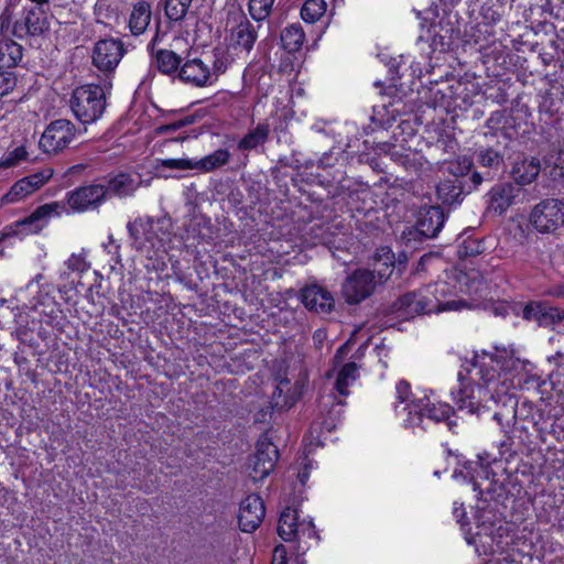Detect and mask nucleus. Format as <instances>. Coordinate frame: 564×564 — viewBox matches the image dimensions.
Listing matches in <instances>:
<instances>
[{"label":"nucleus","mask_w":564,"mask_h":564,"mask_svg":"<svg viewBox=\"0 0 564 564\" xmlns=\"http://www.w3.org/2000/svg\"><path fill=\"white\" fill-rule=\"evenodd\" d=\"M525 360L516 356L510 346H495L494 351H476L473 366L477 369L479 383L458 373L457 387L451 390V398L460 411L479 414L489 409V403H498L513 387V378L524 370Z\"/></svg>","instance_id":"f257e3e1"},{"label":"nucleus","mask_w":564,"mask_h":564,"mask_svg":"<svg viewBox=\"0 0 564 564\" xmlns=\"http://www.w3.org/2000/svg\"><path fill=\"white\" fill-rule=\"evenodd\" d=\"M485 282L476 269L455 267L444 272V278L415 292L400 296L393 303V312L403 319L420 314H432L445 311H460L476 306L471 301L456 299L460 294L482 296Z\"/></svg>","instance_id":"f03ea898"},{"label":"nucleus","mask_w":564,"mask_h":564,"mask_svg":"<svg viewBox=\"0 0 564 564\" xmlns=\"http://www.w3.org/2000/svg\"><path fill=\"white\" fill-rule=\"evenodd\" d=\"M292 181L294 186H299V191L305 196V202L308 203L303 206L300 205L297 212L299 229L310 235L317 243H329L330 210L328 204L322 195L313 189L314 181L306 183L307 188L299 185L303 181L302 175H297Z\"/></svg>","instance_id":"7ed1b4c3"},{"label":"nucleus","mask_w":564,"mask_h":564,"mask_svg":"<svg viewBox=\"0 0 564 564\" xmlns=\"http://www.w3.org/2000/svg\"><path fill=\"white\" fill-rule=\"evenodd\" d=\"M127 229L137 250L156 254L165 251L171 240L172 223L170 217L140 216L129 221Z\"/></svg>","instance_id":"20e7f679"},{"label":"nucleus","mask_w":564,"mask_h":564,"mask_svg":"<svg viewBox=\"0 0 564 564\" xmlns=\"http://www.w3.org/2000/svg\"><path fill=\"white\" fill-rule=\"evenodd\" d=\"M338 152L335 153L330 150L328 153H324L317 162V172L315 180L317 185H324L334 187V194H347L351 197L352 194V181L348 176L349 164L347 162L349 153L343 151L340 156Z\"/></svg>","instance_id":"39448f33"},{"label":"nucleus","mask_w":564,"mask_h":564,"mask_svg":"<svg viewBox=\"0 0 564 564\" xmlns=\"http://www.w3.org/2000/svg\"><path fill=\"white\" fill-rule=\"evenodd\" d=\"M69 104L79 122L84 124L96 122L106 109L104 88L97 84L78 86L73 90Z\"/></svg>","instance_id":"423d86ee"},{"label":"nucleus","mask_w":564,"mask_h":564,"mask_svg":"<svg viewBox=\"0 0 564 564\" xmlns=\"http://www.w3.org/2000/svg\"><path fill=\"white\" fill-rule=\"evenodd\" d=\"M403 412L406 413V417H403L405 427H422L424 430L425 419L436 423L446 422L454 413V409L448 403H431L430 399L424 395L414 399L408 408H403Z\"/></svg>","instance_id":"0eeeda50"},{"label":"nucleus","mask_w":564,"mask_h":564,"mask_svg":"<svg viewBox=\"0 0 564 564\" xmlns=\"http://www.w3.org/2000/svg\"><path fill=\"white\" fill-rule=\"evenodd\" d=\"M280 457L278 447L273 444L268 433H262L257 441L256 452L249 457L248 466L253 482L267 478L273 471Z\"/></svg>","instance_id":"6e6552de"},{"label":"nucleus","mask_w":564,"mask_h":564,"mask_svg":"<svg viewBox=\"0 0 564 564\" xmlns=\"http://www.w3.org/2000/svg\"><path fill=\"white\" fill-rule=\"evenodd\" d=\"M76 135L75 124L67 119L53 120L39 140L40 149L46 154L64 151Z\"/></svg>","instance_id":"1a4fd4ad"},{"label":"nucleus","mask_w":564,"mask_h":564,"mask_svg":"<svg viewBox=\"0 0 564 564\" xmlns=\"http://www.w3.org/2000/svg\"><path fill=\"white\" fill-rule=\"evenodd\" d=\"M126 54L123 43L119 39H101L94 45L93 65L106 77L112 75Z\"/></svg>","instance_id":"9d476101"},{"label":"nucleus","mask_w":564,"mask_h":564,"mask_svg":"<svg viewBox=\"0 0 564 564\" xmlns=\"http://www.w3.org/2000/svg\"><path fill=\"white\" fill-rule=\"evenodd\" d=\"M351 345L352 332L349 334L346 341L336 350L332 359V368L326 372V378L330 379L338 369L334 382V391L343 398H347L350 393L349 380L352 379V360L345 361V358Z\"/></svg>","instance_id":"9b49d317"},{"label":"nucleus","mask_w":564,"mask_h":564,"mask_svg":"<svg viewBox=\"0 0 564 564\" xmlns=\"http://www.w3.org/2000/svg\"><path fill=\"white\" fill-rule=\"evenodd\" d=\"M530 223L540 232L555 231L564 224V204L557 199H545L531 212Z\"/></svg>","instance_id":"f8f14e48"},{"label":"nucleus","mask_w":564,"mask_h":564,"mask_svg":"<svg viewBox=\"0 0 564 564\" xmlns=\"http://www.w3.org/2000/svg\"><path fill=\"white\" fill-rule=\"evenodd\" d=\"M54 170L50 166L31 173L17 182L2 196L3 204L18 203L44 186L53 176Z\"/></svg>","instance_id":"ddd939ff"},{"label":"nucleus","mask_w":564,"mask_h":564,"mask_svg":"<svg viewBox=\"0 0 564 564\" xmlns=\"http://www.w3.org/2000/svg\"><path fill=\"white\" fill-rule=\"evenodd\" d=\"M66 203L74 213H85L99 208L106 202V191L101 184L78 186L66 193Z\"/></svg>","instance_id":"4468645a"},{"label":"nucleus","mask_w":564,"mask_h":564,"mask_svg":"<svg viewBox=\"0 0 564 564\" xmlns=\"http://www.w3.org/2000/svg\"><path fill=\"white\" fill-rule=\"evenodd\" d=\"M508 528L501 523H482L475 536L467 539L469 544L474 543L478 547H484V553H502L508 546Z\"/></svg>","instance_id":"2eb2a0df"},{"label":"nucleus","mask_w":564,"mask_h":564,"mask_svg":"<svg viewBox=\"0 0 564 564\" xmlns=\"http://www.w3.org/2000/svg\"><path fill=\"white\" fill-rule=\"evenodd\" d=\"M47 29L44 10L37 6L24 7L23 11L12 25V35L18 39L40 35Z\"/></svg>","instance_id":"dca6fc26"},{"label":"nucleus","mask_w":564,"mask_h":564,"mask_svg":"<svg viewBox=\"0 0 564 564\" xmlns=\"http://www.w3.org/2000/svg\"><path fill=\"white\" fill-rule=\"evenodd\" d=\"M265 506L258 494L248 495L241 502L238 514V524L242 532H254L263 521Z\"/></svg>","instance_id":"f3484780"},{"label":"nucleus","mask_w":564,"mask_h":564,"mask_svg":"<svg viewBox=\"0 0 564 564\" xmlns=\"http://www.w3.org/2000/svg\"><path fill=\"white\" fill-rule=\"evenodd\" d=\"M158 33L149 42L147 50L151 57L152 66L162 75L177 78L183 59L180 54L169 48L155 50Z\"/></svg>","instance_id":"a211bd4d"},{"label":"nucleus","mask_w":564,"mask_h":564,"mask_svg":"<svg viewBox=\"0 0 564 564\" xmlns=\"http://www.w3.org/2000/svg\"><path fill=\"white\" fill-rule=\"evenodd\" d=\"M212 72L200 57L187 54L183 59L177 79L194 87H206L212 84Z\"/></svg>","instance_id":"6ab92c4d"},{"label":"nucleus","mask_w":564,"mask_h":564,"mask_svg":"<svg viewBox=\"0 0 564 564\" xmlns=\"http://www.w3.org/2000/svg\"><path fill=\"white\" fill-rule=\"evenodd\" d=\"M270 124L267 120L259 122L253 129L248 130L237 142V151L240 152L238 160L241 166L249 163V153L258 152L268 142Z\"/></svg>","instance_id":"aec40b11"},{"label":"nucleus","mask_w":564,"mask_h":564,"mask_svg":"<svg viewBox=\"0 0 564 564\" xmlns=\"http://www.w3.org/2000/svg\"><path fill=\"white\" fill-rule=\"evenodd\" d=\"M300 299L303 305L316 313H328L334 307V297L326 289L312 284L301 290Z\"/></svg>","instance_id":"412c9836"},{"label":"nucleus","mask_w":564,"mask_h":564,"mask_svg":"<svg viewBox=\"0 0 564 564\" xmlns=\"http://www.w3.org/2000/svg\"><path fill=\"white\" fill-rule=\"evenodd\" d=\"M520 193V188L511 183L496 184L487 194L488 210L497 215L505 214Z\"/></svg>","instance_id":"4be33fe9"},{"label":"nucleus","mask_w":564,"mask_h":564,"mask_svg":"<svg viewBox=\"0 0 564 564\" xmlns=\"http://www.w3.org/2000/svg\"><path fill=\"white\" fill-rule=\"evenodd\" d=\"M105 183L101 184L106 191V199L110 197L126 198L132 196L139 184L134 177L127 172L108 174L104 177Z\"/></svg>","instance_id":"5701e85b"},{"label":"nucleus","mask_w":564,"mask_h":564,"mask_svg":"<svg viewBox=\"0 0 564 564\" xmlns=\"http://www.w3.org/2000/svg\"><path fill=\"white\" fill-rule=\"evenodd\" d=\"M445 223V215L440 207L421 208L416 219V231L426 238L435 237Z\"/></svg>","instance_id":"b1692460"},{"label":"nucleus","mask_w":564,"mask_h":564,"mask_svg":"<svg viewBox=\"0 0 564 564\" xmlns=\"http://www.w3.org/2000/svg\"><path fill=\"white\" fill-rule=\"evenodd\" d=\"M372 267L371 270L379 282L387 281L393 272L395 268V254L390 247H380L376 250L372 257Z\"/></svg>","instance_id":"393cba45"},{"label":"nucleus","mask_w":564,"mask_h":564,"mask_svg":"<svg viewBox=\"0 0 564 564\" xmlns=\"http://www.w3.org/2000/svg\"><path fill=\"white\" fill-rule=\"evenodd\" d=\"M541 171L540 160L536 158H523L517 160L511 169V176L517 184L528 185L532 183Z\"/></svg>","instance_id":"a878e982"},{"label":"nucleus","mask_w":564,"mask_h":564,"mask_svg":"<svg viewBox=\"0 0 564 564\" xmlns=\"http://www.w3.org/2000/svg\"><path fill=\"white\" fill-rule=\"evenodd\" d=\"M62 208L63 206L58 202L40 205L29 216L23 218L20 224L23 226L33 225L35 227V231H39L52 217L59 216Z\"/></svg>","instance_id":"bb28decb"},{"label":"nucleus","mask_w":564,"mask_h":564,"mask_svg":"<svg viewBox=\"0 0 564 564\" xmlns=\"http://www.w3.org/2000/svg\"><path fill=\"white\" fill-rule=\"evenodd\" d=\"M299 510L295 508L286 507L280 514L278 523V534L285 542H292L299 539Z\"/></svg>","instance_id":"cd10ccee"},{"label":"nucleus","mask_w":564,"mask_h":564,"mask_svg":"<svg viewBox=\"0 0 564 564\" xmlns=\"http://www.w3.org/2000/svg\"><path fill=\"white\" fill-rule=\"evenodd\" d=\"M258 33L254 25L246 18L232 31V41L235 48L250 52L257 41Z\"/></svg>","instance_id":"c85d7f7f"},{"label":"nucleus","mask_w":564,"mask_h":564,"mask_svg":"<svg viewBox=\"0 0 564 564\" xmlns=\"http://www.w3.org/2000/svg\"><path fill=\"white\" fill-rule=\"evenodd\" d=\"M380 283L372 271L368 269L355 270V304L370 296Z\"/></svg>","instance_id":"c756f323"},{"label":"nucleus","mask_w":564,"mask_h":564,"mask_svg":"<svg viewBox=\"0 0 564 564\" xmlns=\"http://www.w3.org/2000/svg\"><path fill=\"white\" fill-rule=\"evenodd\" d=\"M23 57V46L10 37L0 39V69L14 68Z\"/></svg>","instance_id":"7c9ffc66"},{"label":"nucleus","mask_w":564,"mask_h":564,"mask_svg":"<svg viewBox=\"0 0 564 564\" xmlns=\"http://www.w3.org/2000/svg\"><path fill=\"white\" fill-rule=\"evenodd\" d=\"M151 21V7L145 1L133 6L129 17L128 26L132 35L138 36L147 30Z\"/></svg>","instance_id":"2f4dec72"},{"label":"nucleus","mask_w":564,"mask_h":564,"mask_svg":"<svg viewBox=\"0 0 564 564\" xmlns=\"http://www.w3.org/2000/svg\"><path fill=\"white\" fill-rule=\"evenodd\" d=\"M281 46L289 53L299 52L305 41V32L300 22L286 25L280 34Z\"/></svg>","instance_id":"473e14b6"},{"label":"nucleus","mask_w":564,"mask_h":564,"mask_svg":"<svg viewBox=\"0 0 564 564\" xmlns=\"http://www.w3.org/2000/svg\"><path fill=\"white\" fill-rule=\"evenodd\" d=\"M231 158V153L228 149L219 148L214 152L196 160L195 159V170L208 173L213 172L217 169H220L229 163Z\"/></svg>","instance_id":"72a5a7b5"},{"label":"nucleus","mask_w":564,"mask_h":564,"mask_svg":"<svg viewBox=\"0 0 564 564\" xmlns=\"http://www.w3.org/2000/svg\"><path fill=\"white\" fill-rule=\"evenodd\" d=\"M436 193L443 204L454 205L460 203L463 197L462 182L458 178L442 181L436 187Z\"/></svg>","instance_id":"f704fd0d"},{"label":"nucleus","mask_w":564,"mask_h":564,"mask_svg":"<svg viewBox=\"0 0 564 564\" xmlns=\"http://www.w3.org/2000/svg\"><path fill=\"white\" fill-rule=\"evenodd\" d=\"M40 322L41 324L50 326L53 330L63 332L66 324V316L59 306L54 303L43 308Z\"/></svg>","instance_id":"c9c22d12"},{"label":"nucleus","mask_w":564,"mask_h":564,"mask_svg":"<svg viewBox=\"0 0 564 564\" xmlns=\"http://www.w3.org/2000/svg\"><path fill=\"white\" fill-rule=\"evenodd\" d=\"M193 0H165L164 13L170 23H181L192 4Z\"/></svg>","instance_id":"e433bc0d"},{"label":"nucleus","mask_w":564,"mask_h":564,"mask_svg":"<svg viewBox=\"0 0 564 564\" xmlns=\"http://www.w3.org/2000/svg\"><path fill=\"white\" fill-rule=\"evenodd\" d=\"M325 0H305L301 8V18L306 23H315L326 13Z\"/></svg>","instance_id":"4c0bfd02"},{"label":"nucleus","mask_w":564,"mask_h":564,"mask_svg":"<svg viewBox=\"0 0 564 564\" xmlns=\"http://www.w3.org/2000/svg\"><path fill=\"white\" fill-rule=\"evenodd\" d=\"M30 154L25 144H20L14 149H9L0 158V169H11L18 166L21 162L30 161Z\"/></svg>","instance_id":"58836bf2"},{"label":"nucleus","mask_w":564,"mask_h":564,"mask_svg":"<svg viewBox=\"0 0 564 564\" xmlns=\"http://www.w3.org/2000/svg\"><path fill=\"white\" fill-rule=\"evenodd\" d=\"M395 393H397V400L398 402L394 405V411L397 415L401 416L404 415L406 417V413L403 412V408H408V405L414 400L419 399L417 397H414L410 383L405 380H400L395 386Z\"/></svg>","instance_id":"ea45409f"},{"label":"nucleus","mask_w":564,"mask_h":564,"mask_svg":"<svg viewBox=\"0 0 564 564\" xmlns=\"http://www.w3.org/2000/svg\"><path fill=\"white\" fill-rule=\"evenodd\" d=\"M275 0H249L248 11L256 22H262L268 19L272 12Z\"/></svg>","instance_id":"a19ab883"},{"label":"nucleus","mask_w":564,"mask_h":564,"mask_svg":"<svg viewBox=\"0 0 564 564\" xmlns=\"http://www.w3.org/2000/svg\"><path fill=\"white\" fill-rule=\"evenodd\" d=\"M471 166L473 161L466 155L458 156L457 159L445 164L446 171L453 175L454 178L466 175L470 171Z\"/></svg>","instance_id":"79ce46f5"},{"label":"nucleus","mask_w":564,"mask_h":564,"mask_svg":"<svg viewBox=\"0 0 564 564\" xmlns=\"http://www.w3.org/2000/svg\"><path fill=\"white\" fill-rule=\"evenodd\" d=\"M156 169L195 170V159H156Z\"/></svg>","instance_id":"37998d69"},{"label":"nucleus","mask_w":564,"mask_h":564,"mask_svg":"<svg viewBox=\"0 0 564 564\" xmlns=\"http://www.w3.org/2000/svg\"><path fill=\"white\" fill-rule=\"evenodd\" d=\"M510 121H512V117L505 111H495L487 119L486 126L492 135H499L500 129L505 128L502 124H508Z\"/></svg>","instance_id":"c03bdc74"},{"label":"nucleus","mask_w":564,"mask_h":564,"mask_svg":"<svg viewBox=\"0 0 564 564\" xmlns=\"http://www.w3.org/2000/svg\"><path fill=\"white\" fill-rule=\"evenodd\" d=\"M478 162L490 169H498L502 164V155L494 149H484L478 153Z\"/></svg>","instance_id":"a18cd8bd"},{"label":"nucleus","mask_w":564,"mask_h":564,"mask_svg":"<svg viewBox=\"0 0 564 564\" xmlns=\"http://www.w3.org/2000/svg\"><path fill=\"white\" fill-rule=\"evenodd\" d=\"M485 251L484 242L479 239L467 238L459 247L458 254L460 257H475Z\"/></svg>","instance_id":"49530a36"},{"label":"nucleus","mask_w":564,"mask_h":564,"mask_svg":"<svg viewBox=\"0 0 564 564\" xmlns=\"http://www.w3.org/2000/svg\"><path fill=\"white\" fill-rule=\"evenodd\" d=\"M545 304L542 302H530L523 308L522 316L528 321H535L540 324L543 323Z\"/></svg>","instance_id":"de8ad7c7"},{"label":"nucleus","mask_w":564,"mask_h":564,"mask_svg":"<svg viewBox=\"0 0 564 564\" xmlns=\"http://www.w3.org/2000/svg\"><path fill=\"white\" fill-rule=\"evenodd\" d=\"M10 68L0 69V98L11 93L17 86V76Z\"/></svg>","instance_id":"09e8293b"},{"label":"nucleus","mask_w":564,"mask_h":564,"mask_svg":"<svg viewBox=\"0 0 564 564\" xmlns=\"http://www.w3.org/2000/svg\"><path fill=\"white\" fill-rule=\"evenodd\" d=\"M105 251L110 256L113 264H121V245L115 239L112 234L108 235L107 243H104Z\"/></svg>","instance_id":"8fccbe9b"},{"label":"nucleus","mask_w":564,"mask_h":564,"mask_svg":"<svg viewBox=\"0 0 564 564\" xmlns=\"http://www.w3.org/2000/svg\"><path fill=\"white\" fill-rule=\"evenodd\" d=\"M301 536L313 539L316 541V543L319 542L321 538L313 520L301 522L299 528V538Z\"/></svg>","instance_id":"3c124183"},{"label":"nucleus","mask_w":564,"mask_h":564,"mask_svg":"<svg viewBox=\"0 0 564 564\" xmlns=\"http://www.w3.org/2000/svg\"><path fill=\"white\" fill-rule=\"evenodd\" d=\"M67 268L73 272L84 273L88 271L89 263L85 260V258L76 254H72L67 260Z\"/></svg>","instance_id":"603ef678"},{"label":"nucleus","mask_w":564,"mask_h":564,"mask_svg":"<svg viewBox=\"0 0 564 564\" xmlns=\"http://www.w3.org/2000/svg\"><path fill=\"white\" fill-rule=\"evenodd\" d=\"M12 17L9 9H6L0 14V34L2 37H9V35H12Z\"/></svg>","instance_id":"864d4df0"},{"label":"nucleus","mask_w":564,"mask_h":564,"mask_svg":"<svg viewBox=\"0 0 564 564\" xmlns=\"http://www.w3.org/2000/svg\"><path fill=\"white\" fill-rule=\"evenodd\" d=\"M379 150L384 153H389L391 155L392 160H394L395 162H399L400 164H402L404 166L409 162L408 155L401 154L399 152V150H397L395 145H391L389 143H382L381 147L379 148Z\"/></svg>","instance_id":"5fc2aeb1"},{"label":"nucleus","mask_w":564,"mask_h":564,"mask_svg":"<svg viewBox=\"0 0 564 564\" xmlns=\"http://www.w3.org/2000/svg\"><path fill=\"white\" fill-rule=\"evenodd\" d=\"M544 313L545 314L543 316V323H546V322L557 323V322L564 321V311L558 307L545 305Z\"/></svg>","instance_id":"6e6d98bb"},{"label":"nucleus","mask_w":564,"mask_h":564,"mask_svg":"<svg viewBox=\"0 0 564 564\" xmlns=\"http://www.w3.org/2000/svg\"><path fill=\"white\" fill-rule=\"evenodd\" d=\"M14 333L21 344H29V346L31 347L36 345V341L33 338L32 330L26 326L17 327Z\"/></svg>","instance_id":"4d7b16f0"},{"label":"nucleus","mask_w":564,"mask_h":564,"mask_svg":"<svg viewBox=\"0 0 564 564\" xmlns=\"http://www.w3.org/2000/svg\"><path fill=\"white\" fill-rule=\"evenodd\" d=\"M271 564H288V552L284 545L274 547Z\"/></svg>","instance_id":"13d9d810"},{"label":"nucleus","mask_w":564,"mask_h":564,"mask_svg":"<svg viewBox=\"0 0 564 564\" xmlns=\"http://www.w3.org/2000/svg\"><path fill=\"white\" fill-rule=\"evenodd\" d=\"M195 122V117L194 116H185L184 118L175 121V122H172L170 124H166L164 127L165 130H172V131H175L177 129H181L183 127H186V126H189L192 123Z\"/></svg>","instance_id":"bf43d9fd"},{"label":"nucleus","mask_w":564,"mask_h":564,"mask_svg":"<svg viewBox=\"0 0 564 564\" xmlns=\"http://www.w3.org/2000/svg\"><path fill=\"white\" fill-rule=\"evenodd\" d=\"M544 294H546L549 296L557 297V299H564V280L549 286L544 291Z\"/></svg>","instance_id":"052dcab7"},{"label":"nucleus","mask_w":564,"mask_h":564,"mask_svg":"<svg viewBox=\"0 0 564 564\" xmlns=\"http://www.w3.org/2000/svg\"><path fill=\"white\" fill-rule=\"evenodd\" d=\"M349 284H352V273H348L344 283V296L345 302L348 305H352V293L349 292Z\"/></svg>","instance_id":"680f3d73"},{"label":"nucleus","mask_w":564,"mask_h":564,"mask_svg":"<svg viewBox=\"0 0 564 564\" xmlns=\"http://www.w3.org/2000/svg\"><path fill=\"white\" fill-rule=\"evenodd\" d=\"M505 128H501L499 134L505 137L506 139H512L516 135V130L513 127V120L508 124H503Z\"/></svg>","instance_id":"e2e57ef3"},{"label":"nucleus","mask_w":564,"mask_h":564,"mask_svg":"<svg viewBox=\"0 0 564 564\" xmlns=\"http://www.w3.org/2000/svg\"><path fill=\"white\" fill-rule=\"evenodd\" d=\"M509 310H510V306L505 303H499L494 306L495 315L502 316V317L508 315Z\"/></svg>","instance_id":"0e129e2a"},{"label":"nucleus","mask_w":564,"mask_h":564,"mask_svg":"<svg viewBox=\"0 0 564 564\" xmlns=\"http://www.w3.org/2000/svg\"><path fill=\"white\" fill-rule=\"evenodd\" d=\"M290 380L288 378L285 379H282L280 381V383L275 387L274 391H273V397L274 398H280L283 393V389L284 388H288L290 386Z\"/></svg>","instance_id":"69168bd1"},{"label":"nucleus","mask_w":564,"mask_h":564,"mask_svg":"<svg viewBox=\"0 0 564 564\" xmlns=\"http://www.w3.org/2000/svg\"><path fill=\"white\" fill-rule=\"evenodd\" d=\"M453 513L456 517L458 522H462V519L465 518V516H466V512H465V509H464L463 505L458 506V502L454 503V511H453Z\"/></svg>","instance_id":"338daca9"},{"label":"nucleus","mask_w":564,"mask_h":564,"mask_svg":"<svg viewBox=\"0 0 564 564\" xmlns=\"http://www.w3.org/2000/svg\"><path fill=\"white\" fill-rule=\"evenodd\" d=\"M408 261V257L405 253H400L398 258H395V267H398L399 270L403 269L405 263Z\"/></svg>","instance_id":"774afa93"}]
</instances>
